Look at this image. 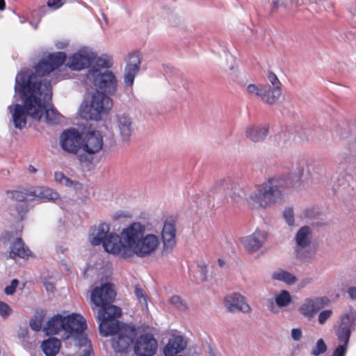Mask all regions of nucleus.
Masks as SVG:
<instances>
[{
  "instance_id": "obj_1",
  "label": "nucleus",
  "mask_w": 356,
  "mask_h": 356,
  "mask_svg": "<svg viewBox=\"0 0 356 356\" xmlns=\"http://www.w3.org/2000/svg\"><path fill=\"white\" fill-rule=\"evenodd\" d=\"M66 60L64 52H56L43 58L33 70L19 72L15 78V91L18 93L30 116L37 120L44 118L50 124L62 122V115L49 102L51 99V85L43 78Z\"/></svg>"
},
{
  "instance_id": "obj_2",
  "label": "nucleus",
  "mask_w": 356,
  "mask_h": 356,
  "mask_svg": "<svg viewBox=\"0 0 356 356\" xmlns=\"http://www.w3.org/2000/svg\"><path fill=\"white\" fill-rule=\"evenodd\" d=\"M307 167L303 159L293 163L289 172L268 179L256 186L255 190L247 197V203L251 209L260 210L281 204L284 200V190L293 188L300 191L304 188L302 177Z\"/></svg>"
},
{
  "instance_id": "obj_3",
  "label": "nucleus",
  "mask_w": 356,
  "mask_h": 356,
  "mask_svg": "<svg viewBox=\"0 0 356 356\" xmlns=\"http://www.w3.org/2000/svg\"><path fill=\"white\" fill-rule=\"evenodd\" d=\"M145 225L139 222H134L123 228L121 248L114 250L117 257L129 259L134 256L146 258L153 255L160 246L161 238L153 233L145 234Z\"/></svg>"
},
{
  "instance_id": "obj_4",
  "label": "nucleus",
  "mask_w": 356,
  "mask_h": 356,
  "mask_svg": "<svg viewBox=\"0 0 356 356\" xmlns=\"http://www.w3.org/2000/svg\"><path fill=\"white\" fill-rule=\"evenodd\" d=\"M86 320L77 314L66 316L56 314L45 324L43 331L47 335L60 334L63 340L73 339L76 346L87 344V337L84 334L86 329Z\"/></svg>"
},
{
  "instance_id": "obj_5",
  "label": "nucleus",
  "mask_w": 356,
  "mask_h": 356,
  "mask_svg": "<svg viewBox=\"0 0 356 356\" xmlns=\"http://www.w3.org/2000/svg\"><path fill=\"white\" fill-rule=\"evenodd\" d=\"M95 65H92L86 76V83L93 85L104 93L114 94L117 90L118 79L113 72L108 69L113 65L111 56L103 55L97 58Z\"/></svg>"
},
{
  "instance_id": "obj_6",
  "label": "nucleus",
  "mask_w": 356,
  "mask_h": 356,
  "mask_svg": "<svg viewBox=\"0 0 356 356\" xmlns=\"http://www.w3.org/2000/svg\"><path fill=\"white\" fill-rule=\"evenodd\" d=\"M356 329V309L349 307L342 312L335 327L334 334L339 345L332 356H346L351 333Z\"/></svg>"
},
{
  "instance_id": "obj_7",
  "label": "nucleus",
  "mask_w": 356,
  "mask_h": 356,
  "mask_svg": "<svg viewBox=\"0 0 356 356\" xmlns=\"http://www.w3.org/2000/svg\"><path fill=\"white\" fill-rule=\"evenodd\" d=\"M108 224L101 222L92 227L89 234V241L92 245L102 244L106 252L117 256L115 249H120L122 244L121 234L110 232Z\"/></svg>"
},
{
  "instance_id": "obj_8",
  "label": "nucleus",
  "mask_w": 356,
  "mask_h": 356,
  "mask_svg": "<svg viewBox=\"0 0 356 356\" xmlns=\"http://www.w3.org/2000/svg\"><path fill=\"white\" fill-rule=\"evenodd\" d=\"M99 307L97 314L99 332L102 336L108 337L122 324L117 320L122 315V309L111 303Z\"/></svg>"
},
{
  "instance_id": "obj_9",
  "label": "nucleus",
  "mask_w": 356,
  "mask_h": 356,
  "mask_svg": "<svg viewBox=\"0 0 356 356\" xmlns=\"http://www.w3.org/2000/svg\"><path fill=\"white\" fill-rule=\"evenodd\" d=\"M113 106V101L106 93L96 90L91 96L89 107L82 111V117L86 120L97 121L102 115L107 113Z\"/></svg>"
},
{
  "instance_id": "obj_10",
  "label": "nucleus",
  "mask_w": 356,
  "mask_h": 356,
  "mask_svg": "<svg viewBox=\"0 0 356 356\" xmlns=\"http://www.w3.org/2000/svg\"><path fill=\"white\" fill-rule=\"evenodd\" d=\"M112 126L120 142L125 145L129 144L136 129L134 120L131 114L125 111L116 113L113 117Z\"/></svg>"
},
{
  "instance_id": "obj_11",
  "label": "nucleus",
  "mask_w": 356,
  "mask_h": 356,
  "mask_svg": "<svg viewBox=\"0 0 356 356\" xmlns=\"http://www.w3.org/2000/svg\"><path fill=\"white\" fill-rule=\"evenodd\" d=\"M108 336H112V348L115 352L127 353L136 337V331L132 326L121 324L112 334Z\"/></svg>"
},
{
  "instance_id": "obj_12",
  "label": "nucleus",
  "mask_w": 356,
  "mask_h": 356,
  "mask_svg": "<svg viewBox=\"0 0 356 356\" xmlns=\"http://www.w3.org/2000/svg\"><path fill=\"white\" fill-rule=\"evenodd\" d=\"M312 241V229L308 226L300 227L295 236L296 244V255L300 259L307 261L315 256V252L313 250H307Z\"/></svg>"
},
{
  "instance_id": "obj_13",
  "label": "nucleus",
  "mask_w": 356,
  "mask_h": 356,
  "mask_svg": "<svg viewBox=\"0 0 356 356\" xmlns=\"http://www.w3.org/2000/svg\"><path fill=\"white\" fill-rule=\"evenodd\" d=\"M96 54L90 49L83 47L70 56L67 61V66L72 70L80 71L86 67L88 69L95 65Z\"/></svg>"
},
{
  "instance_id": "obj_14",
  "label": "nucleus",
  "mask_w": 356,
  "mask_h": 356,
  "mask_svg": "<svg viewBox=\"0 0 356 356\" xmlns=\"http://www.w3.org/2000/svg\"><path fill=\"white\" fill-rule=\"evenodd\" d=\"M115 297V292L111 284H102L94 288L90 294V300L96 306L100 307L111 303Z\"/></svg>"
},
{
  "instance_id": "obj_15",
  "label": "nucleus",
  "mask_w": 356,
  "mask_h": 356,
  "mask_svg": "<svg viewBox=\"0 0 356 356\" xmlns=\"http://www.w3.org/2000/svg\"><path fill=\"white\" fill-rule=\"evenodd\" d=\"M104 147V137L100 131L94 130L84 134L81 138V147L88 154L99 152Z\"/></svg>"
},
{
  "instance_id": "obj_16",
  "label": "nucleus",
  "mask_w": 356,
  "mask_h": 356,
  "mask_svg": "<svg viewBox=\"0 0 356 356\" xmlns=\"http://www.w3.org/2000/svg\"><path fill=\"white\" fill-rule=\"evenodd\" d=\"M81 137L76 129H69L63 131L59 144L62 149L67 153L75 154L81 147Z\"/></svg>"
},
{
  "instance_id": "obj_17",
  "label": "nucleus",
  "mask_w": 356,
  "mask_h": 356,
  "mask_svg": "<svg viewBox=\"0 0 356 356\" xmlns=\"http://www.w3.org/2000/svg\"><path fill=\"white\" fill-rule=\"evenodd\" d=\"M327 301L325 297L307 298L302 302L298 312L305 318L310 320L327 304Z\"/></svg>"
},
{
  "instance_id": "obj_18",
  "label": "nucleus",
  "mask_w": 356,
  "mask_h": 356,
  "mask_svg": "<svg viewBox=\"0 0 356 356\" xmlns=\"http://www.w3.org/2000/svg\"><path fill=\"white\" fill-rule=\"evenodd\" d=\"M141 56L138 51L129 54L124 69V82L126 86L131 87L134 84L136 76L140 70Z\"/></svg>"
},
{
  "instance_id": "obj_19",
  "label": "nucleus",
  "mask_w": 356,
  "mask_h": 356,
  "mask_svg": "<svg viewBox=\"0 0 356 356\" xmlns=\"http://www.w3.org/2000/svg\"><path fill=\"white\" fill-rule=\"evenodd\" d=\"M157 349L156 340L149 334L139 337L134 344V352L140 356H152Z\"/></svg>"
},
{
  "instance_id": "obj_20",
  "label": "nucleus",
  "mask_w": 356,
  "mask_h": 356,
  "mask_svg": "<svg viewBox=\"0 0 356 356\" xmlns=\"http://www.w3.org/2000/svg\"><path fill=\"white\" fill-rule=\"evenodd\" d=\"M225 306L229 312H243L249 314L252 309L246 302L245 298L238 293H234L227 296L225 298Z\"/></svg>"
},
{
  "instance_id": "obj_21",
  "label": "nucleus",
  "mask_w": 356,
  "mask_h": 356,
  "mask_svg": "<svg viewBox=\"0 0 356 356\" xmlns=\"http://www.w3.org/2000/svg\"><path fill=\"white\" fill-rule=\"evenodd\" d=\"M161 239L164 250H171L176 244L175 220L170 218L165 220L162 231Z\"/></svg>"
},
{
  "instance_id": "obj_22",
  "label": "nucleus",
  "mask_w": 356,
  "mask_h": 356,
  "mask_svg": "<svg viewBox=\"0 0 356 356\" xmlns=\"http://www.w3.org/2000/svg\"><path fill=\"white\" fill-rule=\"evenodd\" d=\"M266 232L256 230L253 234L241 238L240 241L248 252H254L262 247L266 241Z\"/></svg>"
},
{
  "instance_id": "obj_23",
  "label": "nucleus",
  "mask_w": 356,
  "mask_h": 356,
  "mask_svg": "<svg viewBox=\"0 0 356 356\" xmlns=\"http://www.w3.org/2000/svg\"><path fill=\"white\" fill-rule=\"evenodd\" d=\"M22 102H24L22 100ZM9 113L11 114L12 120L15 128L18 129H24L26 125L27 116L30 115L24 106L19 104H11L8 107Z\"/></svg>"
},
{
  "instance_id": "obj_24",
  "label": "nucleus",
  "mask_w": 356,
  "mask_h": 356,
  "mask_svg": "<svg viewBox=\"0 0 356 356\" xmlns=\"http://www.w3.org/2000/svg\"><path fill=\"white\" fill-rule=\"evenodd\" d=\"M54 177L58 184L72 189L78 195L85 196L84 192L87 193V190L84 188L81 183L66 177L62 172L56 171Z\"/></svg>"
},
{
  "instance_id": "obj_25",
  "label": "nucleus",
  "mask_w": 356,
  "mask_h": 356,
  "mask_svg": "<svg viewBox=\"0 0 356 356\" xmlns=\"http://www.w3.org/2000/svg\"><path fill=\"white\" fill-rule=\"evenodd\" d=\"M268 134L266 124H249L245 129V136L252 142L263 141Z\"/></svg>"
},
{
  "instance_id": "obj_26",
  "label": "nucleus",
  "mask_w": 356,
  "mask_h": 356,
  "mask_svg": "<svg viewBox=\"0 0 356 356\" xmlns=\"http://www.w3.org/2000/svg\"><path fill=\"white\" fill-rule=\"evenodd\" d=\"M31 197L42 201H54L59 197V194L55 190L47 186H37L29 188Z\"/></svg>"
},
{
  "instance_id": "obj_27",
  "label": "nucleus",
  "mask_w": 356,
  "mask_h": 356,
  "mask_svg": "<svg viewBox=\"0 0 356 356\" xmlns=\"http://www.w3.org/2000/svg\"><path fill=\"white\" fill-rule=\"evenodd\" d=\"M186 346L187 342L183 337L173 336L165 346L163 353L165 356H172L183 351Z\"/></svg>"
},
{
  "instance_id": "obj_28",
  "label": "nucleus",
  "mask_w": 356,
  "mask_h": 356,
  "mask_svg": "<svg viewBox=\"0 0 356 356\" xmlns=\"http://www.w3.org/2000/svg\"><path fill=\"white\" fill-rule=\"evenodd\" d=\"M275 305L273 302H270L268 305V308L271 313L277 314L279 313L277 307H287L291 302V296L289 292L286 290H282L275 296Z\"/></svg>"
},
{
  "instance_id": "obj_29",
  "label": "nucleus",
  "mask_w": 356,
  "mask_h": 356,
  "mask_svg": "<svg viewBox=\"0 0 356 356\" xmlns=\"http://www.w3.org/2000/svg\"><path fill=\"white\" fill-rule=\"evenodd\" d=\"M215 190L216 193L229 195L234 202H238L245 196L244 191L236 186L232 187L229 191L228 184L225 181L216 186Z\"/></svg>"
},
{
  "instance_id": "obj_30",
  "label": "nucleus",
  "mask_w": 356,
  "mask_h": 356,
  "mask_svg": "<svg viewBox=\"0 0 356 356\" xmlns=\"http://www.w3.org/2000/svg\"><path fill=\"white\" fill-rule=\"evenodd\" d=\"M31 256V251L20 238H17L10 247L9 257L12 259L22 258L27 259Z\"/></svg>"
},
{
  "instance_id": "obj_31",
  "label": "nucleus",
  "mask_w": 356,
  "mask_h": 356,
  "mask_svg": "<svg viewBox=\"0 0 356 356\" xmlns=\"http://www.w3.org/2000/svg\"><path fill=\"white\" fill-rule=\"evenodd\" d=\"M268 79L270 83V86L272 88V96L270 97L264 96V99L266 100V104H273L279 99L281 95V83L277 76L273 72L268 73Z\"/></svg>"
},
{
  "instance_id": "obj_32",
  "label": "nucleus",
  "mask_w": 356,
  "mask_h": 356,
  "mask_svg": "<svg viewBox=\"0 0 356 356\" xmlns=\"http://www.w3.org/2000/svg\"><path fill=\"white\" fill-rule=\"evenodd\" d=\"M61 347L60 341L55 337H51L42 341L41 348L46 356H56Z\"/></svg>"
},
{
  "instance_id": "obj_33",
  "label": "nucleus",
  "mask_w": 356,
  "mask_h": 356,
  "mask_svg": "<svg viewBox=\"0 0 356 356\" xmlns=\"http://www.w3.org/2000/svg\"><path fill=\"white\" fill-rule=\"evenodd\" d=\"M271 278L275 280L282 281L289 285L295 284L297 280L296 277L293 274L282 269L274 271L271 275Z\"/></svg>"
},
{
  "instance_id": "obj_34",
  "label": "nucleus",
  "mask_w": 356,
  "mask_h": 356,
  "mask_svg": "<svg viewBox=\"0 0 356 356\" xmlns=\"http://www.w3.org/2000/svg\"><path fill=\"white\" fill-rule=\"evenodd\" d=\"M8 195L10 198L18 202L29 201L33 200V197H31L29 188L25 191H11L8 193Z\"/></svg>"
},
{
  "instance_id": "obj_35",
  "label": "nucleus",
  "mask_w": 356,
  "mask_h": 356,
  "mask_svg": "<svg viewBox=\"0 0 356 356\" xmlns=\"http://www.w3.org/2000/svg\"><path fill=\"white\" fill-rule=\"evenodd\" d=\"M327 350V346L323 339L317 340L316 345L312 348L311 354L314 356H318Z\"/></svg>"
},
{
  "instance_id": "obj_36",
  "label": "nucleus",
  "mask_w": 356,
  "mask_h": 356,
  "mask_svg": "<svg viewBox=\"0 0 356 356\" xmlns=\"http://www.w3.org/2000/svg\"><path fill=\"white\" fill-rule=\"evenodd\" d=\"M134 293L139 304L142 307H147V296L145 291L138 286H136L134 289Z\"/></svg>"
},
{
  "instance_id": "obj_37",
  "label": "nucleus",
  "mask_w": 356,
  "mask_h": 356,
  "mask_svg": "<svg viewBox=\"0 0 356 356\" xmlns=\"http://www.w3.org/2000/svg\"><path fill=\"white\" fill-rule=\"evenodd\" d=\"M247 91L251 95L259 97L261 100L266 103V100L264 99V96L267 95L261 94L263 91V86L259 87L255 84H249L247 87Z\"/></svg>"
},
{
  "instance_id": "obj_38",
  "label": "nucleus",
  "mask_w": 356,
  "mask_h": 356,
  "mask_svg": "<svg viewBox=\"0 0 356 356\" xmlns=\"http://www.w3.org/2000/svg\"><path fill=\"white\" fill-rule=\"evenodd\" d=\"M170 304L179 310L184 311L186 309V302L179 296H172L169 300Z\"/></svg>"
},
{
  "instance_id": "obj_39",
  "label": "nucleus",
  "mask_w": 356,
  "mask_h": 356,
  "mask_svg": "<svg viewBox=\"0 0 356 356\" xmlns=\"http://www.w3.org/2000/svg\"><path fill=\"white\" fill-rule=\"evenodd\" d=\"M283 217L289 226L294 225V212L291 207H286L283 211Z\"/></svg>"
},
{
  "instance_id": "obj_40",
  "label": "nucleus",
  "mask_w": 356,
  "mask_h": 356,
  "mask_svg": "<svg viewBox=\"0 0 356 356\" xmlns=\"http://www.w3.org/2000/svg\"><path fill=\"white\" fill-rule=\"evenodd\" d=\"M333 312L332 309H325L321 311L318 316V322L320 325H324L326 321L331 318Z\"/></svg>"
},
{
  "instance_id": "obj_41",
  "label": "nucleus",
  "mask_w": 356,
  "mask_h": 356,
  "mask_svg": "<svg viewBox=\"0 0 356 356\" xmlns=\"http://www.w3.org/2000/svg\"><path fill=\"white\" fill-rule=\"evenodd\" d=\"M13 313L12 308L5 302L0 301V316L6 319Z\"/></svg>"
},
{
  "instance_id": "obj_42",
  "label": "nucleus",
  "mask_w": 356,
  "mask_h": 356,
  "mask_svg": "<svg viewBox=\"0 0 356 356\" xmlns=\"http://www.w3.org/2000/svg\"><path fill=\"white\" fill-rule=\"evenodd\" d=\"M19 284V281L17 279H13L10 284L7 286L5 289V293L8 296L13 295L16 291V289Z\"/></svg>"
},
{
  "instance_id": "obj_43",
  "label": "nucleus",
  "mask_w": 356,
  "mask_h": 356,
  "mask_svg": "<svg viewBox=\"0 0 356 356\" xmlns=\"http://www.w3.org/2000/svg\"><path fill=\"white\" fill-rule=\"evenodd\" d=\"M65 1L66 0H49L47 6L53 10H56L60 8L65 3Z\"/></svg>"
},
{
  "instance_id": "obj_44",
  "label": "nucleus",
  "mask_w": 356,
  "mask_h": 356,
  "mask_svg": "<svg viewBox=\"0 0 356 356\" xmlns=\"http://www.w3.org/2000/svg\"><path fill=\"white\" fill-rule=\"evenodd\" d=\"M30 327L34 331H39L42 327V320L40 318H33L30 321Z\"/></svg>"
},
{
  "instance_id": "obj_45",
  "label": "nucleus",
  "mask_w": 356,
  "mask_h": 356,
  "mask_svg": "<svg viewBox=\"0 0 356 356\" xmlns=\"http://www.w3.org/2000/svg\"><path fill=\"white\" fill-rule=\"evenodd\" d=\"M291 337L294 341H299L302 337V332L300 328H293L291 330Z\"/></svg>"
},
{
  "instance_id": "obj_46",
  "label": "nucleus",
  "mask_w": 356,
  "mask_h": 356,
  "mask_svg": "<svg viewBox=\"0 0 356 356\" xmlns=\"http://www.w3.org/2000/svg\"><path fill=\"white\" fill-rule=\"evenodd\" d=\"M270 6L273 10H276L281 6L286 7V4L283 0H270Z\"/></svg>"
},
{
  "instance_id": "obj_47",
  "label": "nucleus",
  "mask_w": 356,
  "mask_h": 356,
  "mask_svg": "<svg viewBox=\"0 0 356 356\" xmlns=\"http://www.w3.org/2000/svg\"><path fill=\"white\" fill-rule=\"evenodd\" d=\"M198 268H199V272L200 274L201 280L202 281L206 280H207V266L204 264L198 265Z\"/></svg>"
},
{
  "instance_id": "obj_48",
  "label": "nucleus",
  "mask_w": 356,
  "mask_h": 356,
  "mask_svg": "<svg viewBox=\"0 0 356 356\" xmlns=\"http://www.w3.org/2000/svg\"><path fill=\"white\" fill-rule=\"evenodd\" d=\"M81 346H85L86 348L83 350V354L80 356H90L92 349H91V345L88 339H87V344L82 345Z\"/></svg>"
},
{
  "instance_id": "obj_49",
  "label": "nucleus",
  "mask_w": 356,
  "mask_h": 356,
  "mask_svg": "<svg viewBox=\"0 0 356 356\" xmlns=\"http://www.w3.org/2000/svg\"><path fill=\"white\" fill-rule=\"evenodd\" d=\"M29 336V330L27 327H21L18 332V337L21 339H27Z\"/></svg>"
},
{
  "instance_id": "obj_50",
  "label": "nucleus",
  "mask_w": 356,
  "mask_h": 356,
  "mask_svg": "<svg viewBox=\"0 0 356 356\" xmlns=\"http://www.w3.org/2000/svg\"><path fill=\"white\" fill-rule=\"evenodd\" d=\"M348 293L352 300H356V287L351 286L348 289Z\"/></svg>"
},
{
  "instance_id": "obj_51",
  "label": "nucleus",
  "mask_w": 356,
  "mask_h": 356,
  "mask_svg": "<svg viewBox=\"0 0 356 356\" xmlns=\"http://www.w3.org/2000/svg\"><path fill=\"white\" fill-rule=\"evenodd\" d=\"M272 88L270 86H263V91L261 94L266 95L267 97H270L272 96Z\"/></svg>"
},
{
  "instance_id": "obj_52",
  "label": "nucleus",
  "mask_w": 356,
  "mask_h": 356,
  "mask_svg": "<svg viewBox=\"0 0 356 356\" xmlns=\"http://www.w3.org/2000/svg\"><path fill=\"white\" fill-rule=\"evenodd\" d=\"M311 282H312V278H310V277H306V278H304L303 280H302L298 283V287H299V288H304V287H305L307 284H309Z\"/></svg>"
},
{
  "instance_id": "obj_53",
  "label": "nucleus",
  "mask_w": 356,
  "mask_h": 356,
  "mask_svg": "<svg viewBox=\"0 0 356 356\" xmlns=\"http://www.w3.org/2000/svg\"><path fill=\"white\" fill-rule=\"evenodd\" d=\"M22 345L26 350H31L32 348V344L29 342L26 339H23L22 341Z\"/></svg>"
},
{
  "instance_id": "obj_54",
  "label": "nucleus",
  "mask_w": 356,
  "mask_h": 356,
  "mask_svg": "<svg viewBox=\"0 0 356 356\" xmlns=\"http://www.w3.org/2000/svg\"><path fill=\"white\" fill-rule=\"evenodd\" d=\"M44 286H45V288L47 291H54V286L53 284H51V282L44 283Z\"/></svg>"
},
{
  "instance_id": "obj_55",
  "label": "nucleus",
  "mask_w": 356,
  "mask_h": 356,
  "mask_svg": "<svg viewBox=\"0 0 356 356\" xmlns=\"http://www.w3.org/2000/svg\"><path fill=\"white\" fill-rule=\"evenodd\" d=\"M163 69H164V71L165 73L170 72L172 70V67H170L169 65H163Z\"/></svg>"
},
{
  "instance_id": "obj_56",
  "label": "nucleus",
  "mask_w": 356,
  "mask_h": 356,
  "mask_svg": "<svg viewBox=\"0 0 356 356\" xmlns=\"http://www.w3.org/2000/svg\"><path fill=\"white\" fill-rule=\"evenodd\" d=\"M29 170L32 173H35L37 172V169L33 165L29 166Z\"/></svg>"
},
{
  "instance_id": "obj_57",
  "label": "nucleus",
  "mask_w": 356,
  "mask_h": 356,
  "mask_svg": "<svg viewBox=\"0 0 356 356\" xmlns=\"http://www.w3.org/2000/svg\"><path fill=\"white\" fill-rule=\"evenodd\" d=\"M19 22L21 24H24L27 22V19L25 17L19 15Z\"/></svg>"
},
{
  "instance_id": "obj_58",
  "label": "nucleus",
  "mask_w": 356,
  "mask_h": 356,
  "mask_svg": "<svg viewBox=\"0 0 356 356\" xmlns=\"http://www.w3.org/2000/svg\"><path fill=\"white\" fill-rule=\"evenodd\" d=\"M5 8V1L4 0H0V10H3Z\"/></svg>"
},
{
  "instance_id": "obj_59",
  "label": "nucleus",
  "mask_w": 356,
  "mask_h": 356,
  "mask_svg": "<svg viewBox=\"0 0 356 356\" xmlns=\"http://www.w3.org/2000/svg\"><path fill=\"white\" fill-rule=\"evenodd\" d=\"M29 24L33 26V29L36 30L38 29V22L36 24H33L31 22H29Z\"/></svg>"
},
{
  "instance_id": "obj_60",
  "label": "nucleus",
  "mask_w": 356,
  "mask_h": 356,
  "mask_svg": "<svg viewBox=\"0 0 356 356\" xmlns=\"http://www.w3.org/2000/svg\"><path fill=\"white\" fill-rule=\"evenodd\" d=\"M218 264L220 266H222L224 264V261L222 259H218Z\"/></svg>"
},
{
  "instance_id": "obj_61",
  "label": "nucleus",
  "mask_w": 356,
  "mask_h": 356,
  "mask_svg": "<svg viewBox=\"0 0 356 356\" xmlns=\"http://www.w3.org/2000/svg\"><path fill=\"white\" fill-rule=\"evenodd\" d=\"M102 17H103L104 20L105 21V22L107 23L108 19H107L106 17L105 16V15L102 14Z\"/></svg>"
},
{
  "instance_id": "obj_62",
  "label": "nucleus",
  "mask_w": 356,
  "mask_h": 356,
  "mask_svg": "<svg viewBox=\"0 0 356 356\" xmlns=\"http://www.w3.org/2000/svg\"><path fill=\"white\" fill-rule=\"evenodd\" d=\"M65 44H64L63 45H62L60 47H65Z\"/></svg>"
}]
</instances>
